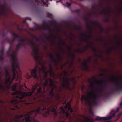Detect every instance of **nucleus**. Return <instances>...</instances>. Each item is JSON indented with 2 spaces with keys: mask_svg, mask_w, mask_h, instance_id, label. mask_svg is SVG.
<instances>
[{
  "mask_svg": "<svg viewBox=\"0 0 122 122\" xmlns=\"http://www.w3.org/2000/svg\"><path fill=\"white\" fill-rule=\"evenodd\" d=\"M40 37L41 38V40L42 42H46V41H44V39L42 38V36L41 35H40Z\"/></svg>",
  "mask_w": 122,
  "mask_h": 122,
  "instance_id": "79ce46f5",
  "label": "nucleus"
},
{
  "mask_svg": "<svg viewBox=\"0 0 122 122\" xmlns=\"http://www.w3.org/2000/svg\"><path fill=\"white\" fill-rule=\"evenodd\" d=\"M87 49V47H86L84 48V49H83V50H82L83 51V52H85L86 50V49Z\"/></svg>",
  "mask_w": 122,
  "mask_h": 122,
  "instance_id": "09e8293b",
  "label": "nucleus"
},
{
  "mask_svg": "<svg viewBox=\"0 0 122 122\" xmlns=\"http://www.w3.org/2000/svg\"><path fill=\"white\" fill-rule=\"evenodd\" d=\"M38 68L39 70V72H40L41 68H39L37 65L35 66L34 69L32 70L31 71V75L35 79L38 78L36 72H37V69Z\"/></svg>",
  "mask_w": 122,
  "mask_h": 122,
  "instance_id": "9b49d317",
  "label": "nucleus"
},
{
  "mask_svg": "<svg viewBox=\"0 0 122 122\" xmlns=\"http://www.w3.org/2000/svg\"><path fill=\"white\" fill-rule=\"evenodd\" d=\"M41 91L39 89H37V92L39 93L41 92Z\"/></svg>",
  "mask_w": 122,
  "mask_h": 122,
  "instance_id": "5fc2aeb1",
  "label": "nucleus"
},
{
  "mask_svg": "<svg viewBox=\"0 0 122 122\" xmlns=\"http://www.w3.org/2000/svg\"><path fill=\"white\" fill-rule=\"evenodd\" d=\"M90 31L92 33L90 34L89 36V37L90 38H91L93 37V36L92 34V29H90Z\"/></svg>",
  "mask_w": 122,
  "mask_h": 122,
  "instance_id": "473e14b6",
  "label": "nucleus"
},
{
  "mask_svg": "<svg viewBox=\"0 0 122 122\" xmlns=\"http://www.w3.org/2000/svg\"><path fill=\"white\" fill-rule=\"evenodd\" d=\"M38 89L41 90L42 89V88L41 86H40Z\"/></svg>",
  "mask_w": 122,
  "mask_h": 122,
  "instance_id": "69168bd1",
  "label": "nucleus"
},
{
  "mask_svg": "<svg viewBox=\"0 0 122 122\" xmlns=\"http://www.w3.org/2000/svg\"><path fill=\"white\" fill-rule=\"evenodd\" d=\"M66 6L68 7H70L71 5V3L68 2H66Z\"/></svg>",
  "mask_w": 122,
  "mask_h": 122,
  "instance_id": "f704fd0d",
  "label": "nucleus"
},
{
  "mask_svg": "<svg viewBox=\"0 0 122 122\" xmlns=\"http://www.w3.org/2000/svg\"><path fill=\"white\" fill-rule=\"evenodd\" d=\"M11 49L10 47L9 48V50H8V52H7V53H8V54H9V51H11Z\"/></svg>",
  "mask_w": 122,
  "mask_h": 122,
  "instance_id": "6e6d98bb",
  "label": "nucleus"
},
{
  "mask_svg": "<svg viewBox=\"0 0 122 122\" xmlns=\"http://www.w3.org/2000/svg\"><path fill=\"white\" fill-rule=\"evenodd\" d=\"M54 89H57V87L56 86L54 85L53 86V87H52Z\"/></svg>",
  "mask_w": 122,
  "mask_h": 122,
  "instance_id": "603ef678",
  "label": "nucleus"
},
{
  "mask_svg": "<svg viewBox=\"0 0 122 122\" xmlns=\"http://www.w3.org/2000/svg\"><path fill=\"white\" fill-rule=\"evenodd\" d=\"M73 62H72L70 63V67H71L73 65Z\"/></svg>",
  "mask_w": 122,
  "mask_h": 122,
  "instance_id": "e2e57ef3",
  "label": "nucleus"
},
{
  "mask_svg": "<svg viewBox=\"0 0 122 122\" xmlns=\"http://www.w3.org/2000/svg\"><path fill=\"white\" fill-rule=\"evenodd\" d=\"M67 48L68 50L70 52L69 53V56H71L72 59H74L75 58V57L74 55L73 54H71L70 53V51L71 50V47L67 46Z\"/></svg>",
  "mask_w": 122,
  "mask_h": 122,
  "instance_id": "f3484780",
  "label": "nucleus"
},
{
  "mask_svg": "<svg viewBox=\"0 0 122 122\" xmlns=\"http://www.w3.org/2000/svg\"><path fill=\"white\" fill-rule=\"evenodd\" d=\"M91 58H92V57H90V58L89 59H88V61H91Z\"/></svg>",
  "mask_w": 122,
  "mask_h": 122,
  "instance_id": "bf43d9fd",
  "label": "nucleus"
},
{
  "mask_svg": "<svg viewBox=\"0 0 122 122\" xmlns=\"http://www.w3.org/2000/svg\"><path fill=\"white\" fill-rule=\"evenodd\" d=\"M75 12H77L79 14L80 12H81V10H80L79 9H78L76 10H75Z\"/></svg>",
  "mask_w": 122,
  "mask_h": 122,
  "instance_id": "ea45409f",
  "label": "nucleus"
},
{
  "mask_svg": "<svg viewBox=\"0 0 122 122\" xmlns=\"http://www.w3.org/2000/svg\"><path fill=\"white\" fill-rule=\"evenodd\" d=\"M47 16V17H50L51 18V16L52 15V14L51 13H49L48 12L47 14H46Z\"/></svg>",
  "mask_w": 122,
  "mask_h": 122,
  "instance_id": "72a5a7b5",
  "label": "nucleus"
},
{
  "mask_svg": "<svg viewBox=\"0 0 122 122\" xmlns=\"http://www.w3.org/2000/svg\"><path fill=\"white\" fill-rule=\"evenodd\" d=\"M122 81V77L120 78ZM116 88L114 89L111 90L109 92V94H112L115 92H119L122 91V83L118 82L117 81L115 83Z\"/></svg>",
  "mask_w": 122,
  "mask_h": 122,
  "instance_id": "39448f33",
  "label": "nucleus"
},
{
  "mask_svg": "<svg viewBox=\"0 0 122 122\" xmlns=\"http://www.w3.org/2000/svg\"><path fill=\"white\" fill-rule=\"evenodd\" d=\"M71 40H72V38H74L75 37V36L73 34L71 33Z\"/></svg>",
  "mask_w": 122,
  "mask_h": 122,
  "instance_id": "a19ab883",
  "label": "nucleus"
},
{
  "mask_svg": "<svg viewBox=\"0 0 122 122\" xmlns=\"http://www.w3.org/2000/svg\"><path fill=\"white\" fill-rule=\"evenodd\" d=\"M75 29L76 30H80L81 29V28L79 27H75Z\"/></svg>",
  "mask_w": 122,
  "mask_h": 122,
  "instance_id": "58836bf2",
  "label": "nucleus"
},
{
  "mask_svg": "<svg viewBox=\"0 0 122 122\" xmlns=\"http://www.w3.org/2000/svg\"><path fill=\"white\" fill-rule=\"evenodd\" d=\"M106 10L105 9H103L101 11V14H104L105 15H107L108 14V13L110 12L109 11H106Z\"/></svg>",
  "mask_w": 122,
  "mask_h": 122,
  "instance_id": "5701e85b",
  "label": "nucleus"
},
{
  "mask_svg": "<svg viewBox=\"0 0 122 122\" xmlns=\"http://www.w3.org/2000/svg\"><path fill=\"white\" fill-rule=\"evenodd\" d=\"M5 76L6 77H8V79L9 80H10V75L9 72V71L5 72Z\"/></svg>",
  "mask_w": 122,
  "mask_h": 122,
  "instance_id": "cd10ccee",
  "label": "nucleus"
},
{
  "mask_svg": "<svg viewBox=\"0 0 122 122\" xmlns=\"http://www.w3.org/2000/svg\"><path fill=\"white\" fill-rule=\"evenodd\" d=\"M11 87L13 91H16L17 87L16 85V84H14Z\"/></svg>",
  "mask_w": 122,
  "mask_h": 122,
  "instance_id": "c756f323",
  "label": "nucleus"
},
{
  "mask_svg": "<svg viewBox=\"0 0 122 122\" xmlns=\"http://www.w3.org/2000/svg\"><path fill=\"white\" fill-rule=\"evenodd\" d=\"M43 27L39 26H37L36 27L34 28H30L29 29L30 30L33 31H36L38 30H41L43 29L44 31H48L49 33L51 32V30L47 25L45 23H43L42 24Z\"/></svg>",
  "mask_w": 122,
  "mask_h": 122,
  "instance_id": "423d86ee",
  "label": "nucleus"
},
{
  "mask_svg": "<svg viewBox=\"0 0 122 122\" xmlns=\"http://www.w3.org/2000/svg\"><path fill=\"white\" fill-rule=\"evenodd\" d=\"M83 52L82 50H80V51L79 53H81V54H82Z\"/></svg>",
  "mask_w": 122,
  "mask_h": 122,
  "instance_id": "0e129e2a",
  "label": "nucleus"
},
{
  "mask_svg": "<svg viewBox=\"0 0 122 122\" xmlns=\"http://www.w3.org/2000/svg\"><path fill=\"white\" fill-rule=\"evenodd\" d=\"M48 56L51 58L52 61L54 63L55 65L57 66L58 65V62L55 60L53 54H49L48 55Z\"/></svg>",
  "mask_w": 122,
  "mask_h": 122,
  "instance_id": "ddd939ff",
  "label": "nucleus"
},
{
  "mask_svg": "<svg viewBox=\"0 0 122 122\" xmlns=\"http://www.w3.org/2000/svg\"><path fill=\"white\" fill-rule=\"evenodd\" d=\"M43 70H42L43 72L44 73H45L46 71L45 70V67H44L43 66Z\"/></svg>",
  "mask_w": 122,
  "mask_h": 122,
  "instance_id": "49530a36",
  "label": "nucleus"
},
{
  "mask_svg": "<svg viewBox=\"0 0 122 122\" xmlns=\"http://www.w3.org/2000/svg\"><path fill=\"white\" fill-rule=\"evenodd\" d=\"M47 38L48 39H52L54 40L56 39V38H58L59 39V44L60 45V48L61 49V51L63 52H65L64 51L62 48L61 44V42L62 41L61 40V38H59L58 36H55L53 35H51V36H46Z\"/></svg>",
  "mask_w": 122,
  "mask_h": 122,
  "instance_id": "9d476101",
  "label": "nucleus"
},
{
  "mask_svg": "<svg viewBox=\"0 0 122 122\" xmlns=\"http://www.w3.org/2000/svg\"><path fill=\"white\" fill-rule=\"evenodd\" d=\"M31 36L34 39H35L37 41H39V38L36 36L32 34L31 35Z\"/></svg>",
  "mask_w": 122,
  "mask_h": 122,
  "instance_id": "7c9ffc66",
  "label": "nucleus"
},
{
  "mask_svg": "<svg viewBox=\"0 0 122 122\" xmlns=\"http://www.w3.org/2000/svg\"><path fill=\"white\" fill-rule=\"evenodd\" d=\"M122 113H121L118 114V118L116 119V120H115V121H117L119 119L120 117L122 115Z\"/></svg>",
  "mask_w": 122,
  "mask_h": 122,
  "instance_id": "e433bc0d",
  "label": "nucleus"
},
{
  "mask_svg": "<svg viewBox=\"0 0 122 122\" xmlns=\"http://www.w3.org/2000/svg\"><path fill=\"white\" fill-rule=\"evenodd\" d=\"M98 25L99 27L100 28L101 30L102 31L103 30V29L102 27L101 26H100L99 25Z\"/></svg>",
  "mask_w": 122,
  "mask_h": 122,
  "instance_id": "8fccbe9b",
  "label": "nucleus"
},
{
  "mask_svg": "<svg viewBox=\"0 0 122 122\" xmlns=\"http://www.w3.org/2000/svg\"><path fill=\"white\" fill-rule=\"evenodd\" d=\"M109 80L111 81H113L116 80V78H110L109 79Z\"/></svg>",
  "mask_w": 122,
  "mask_h": 122,
  "instance_id": "2f4dec72",
  "label": "nucleus"
},
{
  "mask_svg": "<svg viewBox=\"0 0 122 122\" xmlns=\"http://www.w3.org/2000/svg\"><path fill=\"white\" fill-rule=\"evenodd\" d=\"M5 34L4 33H3L2 34V36L3 37H4L5 36Z\"/></svg>",
  "mask_w": 122,
  "mask_h": 122,
  "instance_id": "680f3d73",
  "label": "nucleus"
},
{
  "mask_svg": "<svg viewBox=\"0 0 122 122\" xmlns=\"http://www.w3.org/2000/svg\"><path fill=\"white\" fill-rule=\"evenodd\" d=\"M56 99L57 100H59L61 98V97L59 94H57L55 96Z\"/></svg>",
  "mask_w": 122,
  "mask_h": 122,
  "instance_id": "b1692460",
  "label": "nucleus"
},
{
  "mask_svg": "<svg viewBox=\"0 0 122 122\" xmlns=\"http://www.w3.org/2000/svg\"><path fill=\"white\" fill-rule=\"evenodd\" d=\"M99 52L101 55H99L96 54H95V56H96L97 57H101L102 56V51H99Z\"/></svg>",
  "mask_w": 122,
  "mask_h": 122,
  "instance_id": "c85d7f7f",
  "label": "nucleus"
},
{
  "mask_svg": "<svg viewBox=\"0 0 122 122\" xmlns=\"http://www.w3.org/2000/svg\"><path fill=\"white\" fill-rule=\"evenodd\" d=\"M50 69L48 71V72L49 73L50 76H51L52 74L53 76L55 75V74L53 72L51 64L50 65Z\"/></svg>",
  "mask_w": 122,
  "mask_h": 122,
  "instance_id": "2eb2a0df",
  "label": "nucleus"
},
{
  "mask_svg": "<svg viewBox=\"0 0 122 122\" xmlns=\"http://www.w3.org/2000/svg\"><path fill=\"white\" fill-rule=\"evenodd\" d=\"M80 40L81 41L84 42H90L91 45H89V46L92 47V50L96 53H97V50L96 48H94L92 47V42H89L88 41V39L86 37V35L83 34H82L81 36L80 37Z\"/></svg>",
  "mask_w": 122,
  "mask_h": 122,
  "instance_id": "1a4fd4ad",
  "label": "nucleus"
},
{
  "mask_svg": "<svg viewBox=\"0 0 122 122\" xmlns=\"http://www.w3.org/2000/svg\"><path fill=\"white\" fill-rule=\"evenodd\" d=\"M115 113H112L111 116H110L107 117H98L96 118V120H98L100 121H102V120L106 121L111 119L112 118L115 116Z\"/></svg>",
  "mask_w": 122,
  "mask_h": 122,
  "instance_id": "f8f14e48",
  "label": "nucleus"
},
{
  "mask_svg": "<svg viewBox=\"0 0 122 122\" xmlns=\"http://www.w3.org/2000/svg\"><path fill=\"white\" fill-rule=\"evenodd\" d=\"M112 51V49H109L108 50V52H111Z\"/></svg>",
  "mask_w": 122,
  "mask_h": 122,
  "instance_id": "774afa93",
  "label": "nucleus"
},
{
  "mask_svg": "<svg viewBox=\"0 0 122 122\" xmlns=\"http://www.w3.org/2000/svg\"><path fill=\"white\" fill-rule=\"evenodd\" d=\"M44 83L48 84V80L46 78L45 79V82Z\"/></svg>",
  "mask_w": 122,
  "mask_h": 122,
  "instance_id": "de8ad7c7",
  "label": "nucleus"
},
{
  "mask_svg": "<svg viewBox=\"0 0 122 122\" xmlns=\"http://www.w3.org/2000/svg\"><path fill=\"white\" fill-rule=\"evenodd\" d=\"M64 73L65 75H66L67 74V72L66 71H65L64 72Z\"/></svg>",
  "mask_w": 122,
  "mask_h": 122,
  "instance_id": "13d9d810",
  "label": "nucleus"
},
{
  "mask_svg": "<svg viewBox=\"0 0 122 122\" xmlns=\"http://www.w3.org/2000/svg\"><path fill=\"white\" fill-rule=\"evenodd\" d=\"M85 118L87 122H93L94 121V119L91 117L90 116L88 117H86Z\"/></svg>",
  "mask_w": 122,
  "mask_h": 122,
  "instance_id": "a211bd4d",
  "label": "nucleus"
},
{
  "mask_svg": "<svg viewBox=\"0 0 122 122\" xmlns=\"http://www.w3.org/2000/svg\"><path fill=\"white\" fill-rule=\"evenodd\" d=\"M10 103L16 105L18 103V102L17 100L14 99L11 101Z\"/></svg>",
  "mask_w": 122,
  "mask_h": 122,
  "instance_id": "4be33fe9",
  "label": "nucleus"
},
{
  "mask_svg": "<svg viewBox=\"0 0 122 122\" xmlns=\"http://www.w3.org/2000/svg\"><path fill=\"white\" fill-rule=\"evenodd\" d=\"M36 2H37L39 4L46 5V4L44 0H41V1L39 0H36Z\"/></svg>",
  "mask_w": 122,
  "mask_h": 122,
  "instance_id": "6ab92c4d",
  "label": "nucleus"
},
{
  "mask_svg": "<svg viewBox=\"0 0 122 122\" xmlns=\"http://www.w3.org/2000/svg\"><path fill=\"white\" fill-rule=\"evenodd\" d=\"M70 82L68 78L64 77L63 79V81L62 85L63 88L69 91H71V89L69 86Z\"/></svg>",
  "mask_w": 122,
  "mask_h": 122,
  "instance_id": "6e6552de",
  "label": "nucleus"
},
{
  "mask_svg": "<svg viewBox=\"0 0 122 122\" xmlns=\"http://www.w3.org/2000/svg\"><path fill=\"white\" fill-rule=\"evenodd\" d=\"M11 34H12L13 36H15V37L17 38H19L20 37V36L16 34L13 32H11Z\"/></svg>",
  "mask_w": 122,
  "mask_h": 122,
  "instance_id": "bb28decb",
  "label": "nucleus"
},
{
  "mask_svg": "<svg viewBox=\"0 0 122 122\" xmlns=\"http://www.w3.org/2000/svg\"><path fill=\"white\" fill-rule=\"evenodd\" d=\"M44 76L46 78V77L48 76V74H45Z\"/></svg>",
  "mask_w": 122,
  "mask_h": 122,
  "instance_id": "052dcab7",
  "label": "nucleus"
},
{
  "mask_svg": "<svg viewBox=\"0 0 122 122\" xmlns=\"http://www.w3.org/2000/svg\"><path fill=\"white\" fill-rule=\"evenodd\" d=\"M4 49L3 48L1 49L0 51V61H2L3 60V57L4 55Z\"/></svg>",
  "mask_w": 122,
  "mask_h": 122,
  "instance_id": "4468645a",
  "label": "nucleus"
},
{
  "mask_svg": "<svg viewBox=\"0 0 122 122\" xmlns=\"http://www.w3.org/2000/svg\"><path fill=\"white\" fill-rule=\"evenodd\" d=\"M50 84L54 83V81L52 79L50 78L49 79Z\"/></svg>",
  "mask_w": 122,
  "mask_h": 122,
  "instance_id": "4c0bfd02",
  "label": "nucleus"
},
{
  "mask_svg": "<svg viewBox=\"0 0 122 122\" xmlns=\"http://www.w3.org/2000/svg\"><path fill=\"white\" fill-rule=\"evenodd\" d=\"M0 89L3 90L4 89V86L0 84Z\"/></svg>",
  "mask_w": 122,
  "mask_h": 122,
  "instance_id": "c03bdc74",
  "label": "nucleus"
},
{
  "mask_svg": "<svg viewBox=\"0 0 122 122\" xmlns=\"http://www.w3.org/2000/svg\"><path fill=\"white\" fill-rule=\"evenodd\" d=\"M57 60L58 61H62V59L61 57V56L59 54H58L57 55Z\"/></svg>",
  "mask_w": 122,
  "mask_h": 122,
  "instance_id": "393cba45",
  "label": "nucleus"
},
{
  "mask_svg": "<svg viewBox=\"0 0 122 122\" xmlns=\"http://www.w3.org/2000/svg\"><path fill=\"white\" fill-rule=\"evenodd\" d=\"M5 39L10 44H11L15 40V38H14L12 39L6 38Z\"/></svg>",
  "mask_w": 122,
  "mask_h": 122,
  "instance_id": "aec40b11",
  "label": "nucleus"
},
{
  "mask_svg": "<svg viewBox=\"0 0 122 122\" xmlns=\"http://www.w3.org/2000/svg\"><path fill=\"white\" fill-rule=\"evenodd\" d=\"M20 45H21L18 42V43L16 45L17 49H18L20 47Z\"/></svg>",
  "mask_w": 122,
  "mask_h": 122,
  "instance_id": "c9c22d12",
  "label": "nucleus"
},
{
  "mask_svg": "<svg viewBox=\"0 0 122 122\" xmlns=\"http://www.w3.org/2000/svg\"><path fill=\"white\" fill-rule=\"evenodd\" d=\"M18 42L20 44L24 46L26 44L31 45L32 46L33 51L32 55L34 58L36 62L38 63L40 65L41 64L40 60V57L38 56V54L39 53V49L36 48L35 45V42L32 40H29L28 41H27L25 38H22L21 39L18 40Z\"/></svg>",
  "mask_w": 122,
  "mask_h": 122,
  "instance_id": "7ed1b4c3",
  "label": "nucleus"
},
{
  "mask_svg": "<svg viewBox=\"0 0 122 122\" xmlns=\"http://www.w3.org/2000/svg\"><path fill=\"white\" fill-rule=\"evenodd\" d=\"M48 84H47L46 83H44V84L43 85V90L44 91V92H46V91H45V88L46 87H48V88H47V91H49V87H48Z\"/></svg>",
  "mask_w": 122,
  "mask_h": 122,
  "instance_id": "412c9836",
  "label": "nucleus"
},
{
  "mask_svg": "<svg viewBox=\"0 0 122 122\" xmlns=\"http://www.w3.org/2000/svg\"><path fill=\"white\" fill-rule=\"evenodd\" d=\"M105 21L106 22H108L109 21V19L108 18H107L105 20Z\"/></svg>",
  "mask_w": 122,
  "mask_h": 122,
  "instance_id": "4d7b16f0",
  "label": "nucleus"
},
{
  "mask_svg": "<svg viewBox=\"0 0 122 122\" xmlns=\"http://www.w3.org/2000/svg\"><path fill=\"white\" fill-rule=\"evenodd\" d=\"M80 49H76V51H77V52L79 53L80 51Z\"/></svg>",
  "mask_w": 122,
  "mask_h": 122,
  "instance_id": "864d4df0",
  "label": "nucleus"
},
{
  "mask_svg": "<svg viewBox=\"0 0 122 122\" xmlns=\"http://www.w3.org/2000/svg\"><path fill=\"white\" fill-rule=\"evenodd\" d=\"M4 69L5 71V72L8 71V70L9 69V68H7L5 67L4 68Z\"/></svg>",
  "mask_w": 122,
  "mask_h": 122,
  "instance_id": "a18cd8bd",
  "label": "nucleus"
},
{
  "mask_svg": "<svg viewBox=\"0 0 122 122\" xmlns=\"http://www.w3.org/2000/svg\"><path fill=\"white\" fill-rule=\"evenodd\" d=\"M54 85V83H50L49 84V86L51 87H53V86Z\"/></svg>",
  "mask_w": 122,
  "mask_h": 122,
  "instance_id": "37998d69",
  "label": "nucleus"
},
{
  "mask_svg": "<svg viewBox=\"0 0 122 122\" xmlns=\"http://www.w3.org/2000/svg\"><path fill=\"white\" fill-rule=\"evenodd\" d=\"M51 88V89L49 92L51 97L50 100L46 102V105L42 104L38 109L29 111L25 115L15 116V121L17 122H38L36 121L34 118L37 114H42L44 117H48L51 116V114L50 113L51 112L54 113L55 117L59 115L61 119H65L66 118L71 120V117L70 113L67 110L65 111V110H67V109L71 113L73 111L72 108L70 105H66L64 107H61L57 110V105L55 104L52 99L55 96L54 93V89L52 87Z\"/></svg>",
  "mask_w": 122,
  "mask_h": 122,
  "instance_id": "f257e3e1",
  "label": "nucleus"
},
{
  "mask_svg": "<svg viewBox=\"0 0 122 122\" xmlns=\"http://www.w3.org/2000/svg\"><path fill=\"white\" fill-rule=\"evenodd\" d=\"M88 82L92 84V86L93 87L94 86V82L93 81L89 79L88 81Z\"/></svg>",
  "mask_w": 122,
  "mask_h": 122,
  "instance_id": "a878e982",
  "label": "nucleus"
},
{
  "mask_svg": "<svg viewBox=\"0 0 122 122\" xmlns=\"http://www.w3.org/2000/svg\"><path fill=\"white\" fill-rule=\"evenodd\" d=\"M101 81L102 82V83H101L100 81L98 82V83L100 84V86L98 89L100 93L98 94L97 95L95 91H93L89 93V97L85 96L84 95H83L81 99L82 102H83L84 100L86 101L85 103L86 104V102H87L90 107L91 113L92 114L93 113L92 110V107L94 106L97 105V96L99 97H100L101 96V93H102L104 91L105 87L106 86L107 84L105 83V80L103 79Z\"/></svg>",
  "mask_w": 122,
  "mask_h": 122,
  "instance_id": "f03ea898",
  "label": "nucleus"
},
{
  "mask_svg": "<svg viewBox=\"0 0 122 122\" xmlns=\"http://www.w3.org/2000/svg\"><path fill=\"white\" fill-rule=\"evenodd\" d=\"M83 66H84L83 69L84 70L88 71H89V68L88 66L87 65V62L85 61L83 64Z\"/></svg>",
  "mask_w": 122,
  "mask_h": 122,
  "instance_id": "dca6fc26",
  "label": "nucleus"
},
{
  "mask_svg": "<svg viewBox=\"0 0 122 122\" xmlns=\"http://www.w3.org/2000/svg\"><path fill=\"white\" fill-rule=\"evenodd\" d=\"M12 95H19L20 96V98L21 99H22L25 97L31 96L32 93H29L27 92H22L20 91H16L15 92L12 93Z\"/></svg>",
  "mask_w": 122,
  "mask_h": 122,
  "instance_id": "0eeeda50",
  "label": "nucleus"
},
{
  "mask_svg": "<svg viewBox=\"0 0 122 122\" xmlns=\"http://www.w3.org/2000/svg\"><path fill=\"white\" fill-rule=\"evenodd\" d=\"M11 59L12 61L11 64V66L12 68V71L13 74V79L16 78V75L17 74L18 76V72L16 69H17L20 72V71L18 64V61L16 58V55L15 53L12 55H10Z\"/></svg>",
  "mask_w": 122,
  "mask_h": 122,
  "instance_id": "20e7f679",
  "label": "nucleus"
},
{
  "mask_svg": "<svg viewBox=\"0 0 122 122\" xmlns=\"http://www.w3.org/2000/svg\"><path fill=\"white\" fill-rule=\"evenodd\" d=\"M26 20H25L23 21L22 22L23 23H25L26 22Z\"/></svg>",
  "mask_w": 122,
  "mask_h": 122,
  "instance_id": "338daca9",
  "label": "nucleus"
},
{
  "mask_svg": "<svg viewBox=\"0 0 122 122\" xmlns=\"http://www.w3.org/2000/svg\"><path fill=\"white\" fill-rule=\"evenodd\" d=\"M92 9L94 10H96V8L95 6H93L92 7Z\"/></svg>",
  "mask_w": 122,
  "mask_h": 122,
  "instance_id": "3c124183",
  "label": "nucleus"
}]
</instances>
